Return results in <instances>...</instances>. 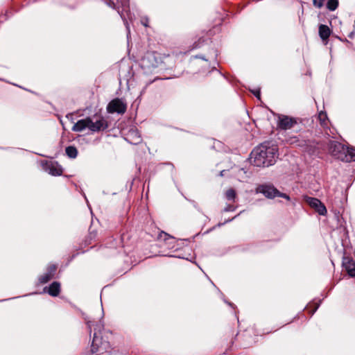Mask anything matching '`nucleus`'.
I'll use <instances>...</instances> for the list:
<instances>
[{"label":"nucleus","instance_id":"obj_26","mask_svg":"<svg viewBox=\"0 0 355 355\" xmlns=\"http://www.w3.org/2000/svg\"><path fill=\"white\" fill-rule=\"evenodd\" d=\"M141 22L142 24V25H144V26L146 27H148L149 25V19L148 17H143L141 19Z\"/></svg>","mask_w":355,"mask_h":355},{"label":"nucleus","instance_id":"obj_25","mask_svg":"<svg viewBox=\"0 0 355 355\" xmlns=\"http://www.w3.org/2000/svg\"><path fill=\"white\" fill-rule=\"evenodd\" d=\"M236 207H235L234 205H227V206L224 208L223 211H224L225 212L234 211H235V210H236Z\"/></svg>","mask_w":355,"mask_h":355},{"label":"nucleus","instance_id":"obj_31","mask_svg":"<svg viewBox=\"0 0 355 355\" xmlns=\"http://www.w3.org/2000/svg\"><path fill=\"white\" fill-rule=\"evenodd\" d=\"M198 46V44H196V45L194 46V48H197Z\"/></svg>","mask_w":355,"mask_h":355},{"label":"nucleus","instance_id":"obj_21","mask_svg":"<svg viewBox=\"0 0 355 355\" xmlns=\"http://www.w3.org/2000/svg\"><path fill=\"white\" fill-rule=\"evenodd\" d=\"M66 155L69 157L74 159L78 155V150L73 146H69L65 148Z\"/></svg>","mask_w":355,"mask_h":355},{"label":"nucleus","instance_id":"obj_5","mask_svg":"<svg viewBox=\"0 0 355 355\" xmlns=\"http://www.w3.org/2000/svg\"><path fill=\"white\" fill-rule=\"evenodd\" d=\"M257 191L262 193L265 197L268 198L272 199L275 197H281L288 201L291 200L289 196H288L286 193H282L270 184L259 185L257 189Z\"/></svg>","mask_w":355,"mask_h":355},{"label":"nucleus","instance_id":"obj_3","mask_svg":"<svg viewBox=\"0 0 355 355\" xmlns=\"http://www.w3.org/2000/svg\"><path fill=\"white\" fill-rule=\"evenodd\" d=\"M107 121L102 116H94L78 120L72 127L74 132H82L88 128L92 132L103 131L108 128Z\"/></svg>","mask_w":355,"mask_h":355},{"label":"nucleus","instance_id":"obj_11","mask_svg":"<svg viewBox=\"0 0 355 355\" xmlns=\"http://www.w3.org/2000/svg\"><path fill=\"white\" fill-rule=\"evenodd\" d=\"M343 268L349 276L355 277V261L349 257H344L342 261Z\"/></svg>","mask_w":355,"mask_h":355},{"label":"nucleus","instance_id":"obj_18","mask_svg":"<svg viewBox=\"0 0 355 355\" xmlns=\"http://www.w3.org/2000/svg\"><path fill=\"white\" fill-rule=\"evenodd\" d=\"M225 198L227 200L231 202H235L237 198V193L233 188H229L224 193Z\"/></svg>","mask_w":355,"mask_h":355},{"label":"nucleus","instance_id":"obj_1","mask_svg":"<svg viewBox=\"0 0 355 355\" xmlns=\"http://www.w3.org/2000/svg\"><path fill=\"white\" fill-rule=\"evenodd\" d=\"M277 146L265 142L256 147L250 154L252 164L258 167L269 166L275 164L277 157Z\"/></svg>","mask_w":355,"mask_h":355},{"label":"nucleus","instance_id":"obj_24","mask_svg":"<svg viewBox=\"0 0 355 355\" xmlns=\"http://www.w3.org/2000/svg\"><path fill=\"white\" fill-rule=\"evenodd\" d=\"M323 2L324 0H313V5L318 8H320L323 6Z\"/></svg>","mask_w":355,"mask_h":355},{"label":"nucleus","instance_id":"obj_20","mask_svg":"<svg viewBox=\"0 0 355 355\" xmlns=\"http://www.w3.org/2000/svg\"><path fill=\"white\" fill-rule=\"evenodd\" d=\"M318 120L322 127L328 128L329 119L326 112H320L318 114Z\"/></svg>","mask_w":355,"mask_h":355},{"label":"nucleus","instance_id":"obj_12","mask_svg":"<svg viewBox=\"0 0 355 355\" xmlns=\"http://www.w3.org/2000/svg\"><path fill=\"white\" fill-rule=\"evenodd\" d=\"M56 270H57L56 265H54V264L49 265L47 267L46 272H44L43 275L40 276V277H39L40 283L42 284H44L49 282L51 279H52L54 277Z\"/></svg>","mask_w":355,"mask_h":355},{"label":"nucleus","instance_id":"obj_9","mask_svg":"<svg viewBox=\"0 0 355 355\" xmlns=\"http://www.w3.org/2000/svg\"><path fill=\"white\" fill-rule=\"evenodd\" d=\"M126 105L120 99L114 98L112 100L107 106V111L108 113H118L123 114L126 111Z\"/></svg>","mask_w":355,"mask_h":355},{"label":"nucleus","instance_id":"obj_2","mask_svg":"<svg viewBox=\"0 0 355 355\" xmlns=\"http://www.w3.org/2000/svg\"><path fill=\"white\" fill-rule=\"evenodd\" d=\"M173 62V55L161 54L156 51H148L141 60V67L145 70H151L162 65L170 66Z\"/></svg>","mask_w":355,"mask_h":355},{"label":"nucleus","instance_id":"obj_8","mask_svg":"<svg viewBox=\"0 0 355 355\" xmlns=\"http://www.w3.org/2000/svg\"><path fill=\"white\" fill-rule=\"evenodd\" d=\"M347 148L338 141H331L329 146V150L331 155L337 159L344 160V156L346 154Z\"/></svg>","mask_w":355,"mask_h":355},{"label":"nucleus","instance_id":"obj_14","mask_svg":"<svg viewBox=\"0 0 355 355\" xmlns=\"http://www.w3.org/2000/svg\"><path fill=\"white\" fill-rule=\"evenodd\" d=\"M125 139L132 144H137L141 141V137L137 130H130L126 135Z\"/></svg>","mask_w":355,"mask_h":355},{"label":"nucleus","instance_id":"obj_30","mask_svg":"<svg viewBox=\"0 0 355 355\" xmlns=\"http://www.w3.org/2000/svg\"><path fill=\"white\" fill-rule=\"evenodd\" d=\"M101 346V344L98 343V345H96V347H100Z\"/></svg>","mask_w":355,"mask_h":355},{"label":"nucleus","instance_id":"obj_27","mask_svg":"<svg viewBox=\"0 0 355 355\" xmlns=\"http://www.w3.org/2000/svg\"><path fill=\"white\" fill-rule=\"evenodd\" d=\"M311 146H309V148H311L313 150V154L315 153V149H316V143L313 141H311Z\"/></svg>","mask_w":355,"mask_h":355},{"label":"nucleus","instance_id":"obj_17","mask_svg":"<svg viewBox=\"0 0 355 355\" xmlns=\"http://www.w3.org/2000/svg\"><path fill=\"white\" fill-rule=\"evenodd\" d=\"M311 146V140H304L300 139L297 142L296 146H299L303 148V150L307 152L309 154H313V150L311 148H309V146Z\"/></svg>","mask_w":355,"mask_h":355},{"label":"nucleus","instance_id":"obj_7","mask_svg":"<svg viewBox=\"0 0 355 355\" xmlns=\"http://www.w3.org/2000/svg\"><path fill=\"white\" fill-rule=\"evenodd\" d=\"M42 168L53 176H60L63 173L62 167L55 161H43Z\"/></svg>","mask_w":355,"mask_h":355},{"label":"nucleus","instance_id":"obj_28","mask_svg":"<svg viewBox=\"0 0 355 355\" xmlns=\"http://www.w3.org/2000/svg\"><path fill=\"white\" fill-rule=\"evenodd\" d=\"M123 6H124L125 7H126V6L128 7V1L124 0Z\"/></svg>","mask_w":355,"mask_h":355},{"label":"nucleus","instance_id":"obj_23","mask_svg":"<svg viewBox=\"0 0 355 355\" xmlns=\"http://www.w3.org/2000/svg\"><path fill=\"white\" fill-rule=\"evenodd\" d=\"M300 138L297 137H290L286 139V142L290 145H295L296 146L297 142L299 141Z\"/></svg>","mask_w":355,"mask_h":355},{"label":"nucleus","instance_id":"obj_29","mask_svg":"<svg viewBox=\"0 0 355 355\" xmlns=\"http://www.w3.org/2000/svg\"><path fill=\"white\" fill-rule=\"evenodd\" d=\"M223 172H224V171H220V175L221 176H223Z\"/></svg>","mask_w":355,"mask_h":355},{"label":"nucleus","instance_id":"obj_15","mask_svg":"<svg viewBox=\"0 0 355 355\" xmlns=\"http://www.w3.org/2000/svg\"><path fill=\"white\" fill-rule=\"evenodd\" d=\"M60 284L58 282H53L51 283L48 288H45L44 290L53 297H57L60 293Z\"/></svg>","mask_w":355,"mask_h":355},{"label":"nucleus","instance_id":"obj_6","mask_svg":"<svg viewBox=\"0 0 355 355\" xmlns=\"http://www.w3.org/2000/svg\"><path fill=\"white\" fill-rule=\"evenodd\" d=\"M301 123L300 119L282 114L278 117L277 127L281 130H286Z\"/></svg>","mask_w":355,"mask_h":355},{"label":"nucleus","instance_id":"obj_10","mask_svg":"<svg viewBox=\"0 0 355 355\" xmlns=\"http://www.w3.org/2000/svg\"><path fill=\"white\" fill-rule=\"evenodd\" d=\"M309 205L313 208L321 216H325L327 210L324 205L318 198L308 197L306 200Z\"/></svg>","mask_w":355,"mask_h":355},{"label":"nucleus","instance_id":"obj_19","mask_svg":"<svg viewBox=\"0 0 355 355\" xmlns=\"http://www.w3.org/2000/svg\"><path fill=\"white\" fill-rule=\"evenodd\" d=\"M344 160L346 162H355V148H347L346 154L344 156Z\"/></svg>","mask_w":355,"mask_h":355},{"label":"nucleus","instance_id":"obj_4","mask_svg":"<svg viewBox=\"0 0 355 355\" xmlns=\"http://www.w3.org/2000/svg\"><path fill=\"white\" fill-rule=\"evenodd\" d=\"M87 325L90 334L92 329L94 330V338L91 345V352L92 353H99L100 354L107 352L110 348V344L107 342L103 341L102 338L97 335V331H101L102 325L99 322L94 321H88Z\"/></svg>","mask_w":355,"mask_h":355},{"label":"nucleus","instance_id":"obj_16","mask_svg":"<svg viewBox=\"0 0 355 355\" xmlns=\"http://www.w3.org/2000/svg\"><path fill=\"white\" fill-rule=\"evenodd\" d=\"M331 30L327 26L321 24L319 26V35L323 41H327L331 35Z\"/></svg>","mask_w":355,"mask_h":355},{"label":"nucleus","instance_id":"obj_13","mask_svg":"<svg viewBox=\"0 0 355 355\" xmlns=\"http://www.w3.org/2000/svg\"><path fill=\"white\" fill-rule=\"evenodd\" d=\"M157 239L159 241H164L169 248L174 247L175 239L164 231H160L157 235Z\"/></svg>","mask_w":355,"mask_h":355},{"label":"nucleus","instance_id":"obj_22","mask_svg":"<svg viewBox=\"0 0 355 355\" xmlns=\"http://www.w3.org/2000/svg\"><path fill=\"white\" fill-rule=\"evenodd\" d=\"M338 6V0H328L327 8L330 11L335 10Z\"/></svg>","mask_w":355,"mask_h":355}]
</instances>
